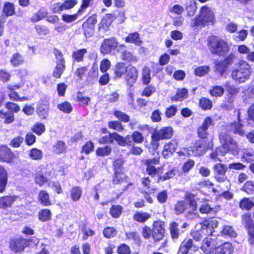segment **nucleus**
I'll return each instance as SVG.
<instances>
[{
    "label": "nucleus",
    "mask_w": 254,
    "mask_h": 254,
    "mask_svg": "<svg viewBox=\"0 0 254 254\" xmlns=\"http://www.w3.org/2000/svg\"><path fill=\"white\" fill-rule=\"evenodd\" d=\"M214 123L212 117L207 116L203 120L201 124L196 128V134L198 139L192 143L190 146V151L194 156L200 157L206 153L208 150L213 149V143L212 139H209L208 128L213 127Z\"/></svg>",
    "instance_id": "nucleus-1"
},
{
    "label": "nucleus",
    "mask_w": 254,
    "mask_h": 254,
    "mask_svg": "<svg viewBox=\"0 0 254 254\" xmlns=\"http://www.w3.org/2000/svg\"><path fill=\"white\" fill-rule=\"evenodd\" d=\"M141 166L145 168V173L148 175L147 177H144L141 179V183L142 186L147 190L151 187V180L149 177L154 178L157 176V183L163 182L173 178L175 176V168L167 171L164 175H161L163 168L162 167H157L160 163L159 156L152 158H146L141 160Z\"/></svg>",
    "instance_id": "nucleus-2"
},
{
    "label": "nucleus",
    "mask_w": 254,
    "mask_h": 254,
    "mask_svg": "<svg viewBox=\"0 0 254 254\" xmlns=\"http://www.w3.org/2000/svg\"><path fill=\"white\" fill-rule=\"evenodd\" d=\"M206 45L211 55L219 57L226 56L230 51V44L226 40L214 35L208 37Z\"/></svg>",
    "instance_id": "nucleus-3"
},
{
    "label": "nucleus",
    "mask_w": 254,
    "mask_h": 254,
    "mask_svg": "<svg viewBox=\"0 0 254 254\" xmlns=\"http://www.w3.org/2000/svg\"><path fill=\"white\" fill-rule=\"evenodd\" d=\"M218 139L220 142L219 146V153L224 156L228 153L233 155H238L240 148L238 142L233 136L227 132L222 131L218 134Z\"/></svg>",
    "instance_id": "nucleus-4"
},
{
    "label": "nucleus",
    "mask_w": 254,
    "mask_h": 254,
    "mask_svg": "<svg viewBox=\"0 0 254 254\" xmlns=\"http://www.w3.org/2000/svg\"><path fill=\"white\" fill-rule=\"evenodd\" d=\"M28 74V71L26 68H19L16 70V75L20 78V82L14 84H9L6 86L8 97L10 100L13 101H24L28 100V98L26 96L20 97L16 91V90L24 86L26 82L24 77L26 76Z\"/></svg>",
    "instance_id": "nucleus-5"
},
{
    "label": "nucleus",
    "mask_w": 254,
    "mask_h": 254,
    "mask_svg": "<svg viewBox=\"0 0 254 254\" xmlns=\"http://www.w3.org/2000/svg\"><path fill=\"white\" fill-rule=\"evenodd\" d=\"M251 74L250 64L244 60H240L233 66L231 72V78L239 83L250 78Z\"/></svg>",
    "instance_id": "nucleus-6"
},
{
    "label": "nucleus",
    "mask_w": 254,
    "mask_h": 254,
    "mask_svg": "<svg viewBox=\"0 0 254 254\" xmlns=\"http://www.w3.org/2000/svg\"><path fill=\"white\" fill-rule=\"evenodd\" d=\"M215 22V14L213 11L207 5L202 6L197 14L190 23L191 28H196L199 26L205 27L210 24H213Z\"/></svg>",
    "instance_id": "nucleus-7"
},
{
    "label": "nucleus",
    "mask_w": 254,
    "mask_h": 254,
    "mask_svg": "<svg viewBox=\"0 0 254 254\" xmlns=\"http://www.w3.org/2000/svg\"><path fill=\"white\" fill-rule=\"evenodd\" d=\"M174 133V129L170 126L163 127L159 130L155 129L151 135V148L154 151L157 150L160 145L159 141L170 139L173 136Z\"/></svg>",
    "instance_id": "nucleus-8"
},
{
    "label": "nucleus",
    "mask_w": 254,
    "mask_h": 254,
    "mask_svg": "<svg viewBox=\"0 0 254 254\" xmlns=\"http://www.w3.org/2000/svg\"><path fill=\"white\" fill-rule=\"evenodd\" d=\"M241 221L246 230L249 244L254 245V220L251 213L250 212L244 213L241 216Z\"/></svg>",
    "instance_id": "nucleus-9"
},
{
    "label": "nucleus",
    "mask_w": 254,
    "mask_h": 254,
    "mask_svg": "<svg viewBox=\"0 0 254 254\" xmlns=\"http://www.w3.org/2000/svg\"><path fill=\"white\" fill-rule=\"evenodd\" d=\"M222 60H216L214 62V70L221 75L226 73L229 66L233 63L235 58V55L231 53L227 56H224Z\"/></svg>",
    "instance_id": "nucleus-10"
},
{
    "label": "nucleus",
    "mask_w": 254,
    "mask_h": 254,
    "mask_svg": "<svg viewBox=\"0 0 254 254\" xmlns=\"http://www.w3.org/2000/svg\"><path fill=\"white\" fill-rule=\"evenodd\" d=\"M18 158V155L7 144L0 145V162L12 164Z\"/></svg>",
    "instance_id": "nucleus-11"
},
{
    "label": "nucleus",
    "mask_w": 254,
    "mask_h": 254,
    "mask_svg": "<svg viewBox=\"0 0 254 254\" xmlns=\"http://www.w3.org/2000/svg\"><path fill=\"white\" fill-rule=\"evenodd\" d=\"M165 222L160 220L153 221L152 226V238L154 242L162 241L165 236Z\"/></svg>",
    "instance_id": "nucleus-12"
},
{
    "label": "nucleus",
    "mask_w": 254,
    "mask_h": 254,
    "mask_svg": "<svg viewBox=\"0 0 254 254\" xmlns=\"http://www.w3.org/2000/svg\"><path fill=\"white\" fill-rule=\"evenodd\" d=\"M97 22V14L92 13L82 24L83 34L86 38L91 37L95 32V25Z\"/></svg>",
    "instance_id": "nucleus-13"
},
{
    "label": "nucleus",
    "mask_w": 254,
    "mask_h": 254,
    "mask_svg": "<svg viewBox=\"0 0 254 254\" xmlns=\"http://www.w3.org/2000/svg\"><path fill=\"white\" fill-rule=\"evenodd\" d=\"M144 139V136L140 132L133 131L131 134H127L125 137L121 135V146L141 144L143 143Z\"/></svg>",
    "instance_id": "nucleus-14"
},
{
    "label": "nucleus",
    "mask_w": 254,
    "mask_h": 254,
    "mask_svg": "<svg viewBox=\"0 0 254 254\" xmlns=\"http://www.w3.org/2000/svg\"><path fill=\"white\" fill-rule=\"evenodd\" d=\"M138 77V71L136 67L131 64L127 65V68L124 74V79L127 86L131 88L136 82Z\"/></svg>",
    "instance_id": "nucleus-15"
},
{
    "label": "nucleus",
    "mask_w": 254,
    "mask_h": 254,
    "mask_svg": "<svg viewBox=\"0 0 254 254\" xmlns=\"http://www.w3.org/2000/svg\"><path fill=\"white\" fill-rule=\"evenodd\" d=\"M8 247L14 253H22L26 248L24 238L23 236L10 238L9 239Z\"/></svg>",
    "instance_id": "nucleus-16"
},
{
    "label": "nucleus",
    "mask_w": 254,
    "mask_h": 254,
    "mask_svg": "<svg viewBox=\"0 0 254 254\" xmlns=\"http://www.w3.org/2000/svg\"><path fill=\"white\" fill-rule=\"evenodd\" d=\"M118 42L115 37H110L103 40L100 47L101 53L106 55L118 49Z\"/></svg>",
    "instance_id": "nucleus-17"
},
{
    "label": "nucleus",
    "mask_w": 254,
    "mask_h": 254,
    "mask_svg": "<svg viewBox=\"0 0 254 254\" xmlns=\"http://www.w3.org/2000/svg\"><path fill=\"white\" fill-rule=\"evenodd\" d=\"M179 143V141L175 138L165 142L161 151L163 157L165 159L171 157L178 149Z\"/></svg>",
    "instance_id": "nucleus-18"
},
{
    "label": "nucleus",
    "mask_w": 254,
    "mask_h": 254,
    "mask_svg": "<svg viewBox=\"0 0 254 254\" xmlns=\"http://www.w3.org/2000/svg\"><path fill=\"white\" fill-rule=\"evenodd\" d=\"M214 178L218 183H223L226 181L227 177L226 173L227 171L226 166L224 164L217 163L213 166Z\"/></svg>",
    "instance_id": "nucleus-19"
},
{
    "label": "nucleus",
    "mask_w": 254,
    "mask_h": 254,
    "mask_svg": "<svg viewBox=\"0 0 254 254\" xmlns=\"http://www.w3.org/2000/svg\"><path fill=\"white\" fill-rule=\"evenodd\" d=\"M116 141L121 146V135L116 131L109 132L108 135L101 136L98 140L100 144H112Z\"/></svg>",
    "instance_id": "nucleus-20"
},
{
    "label": "nucleus",
    "mask_w": 254,
    "mask_h": 254,
    "mask_svg": "<svg viewBox=\"0 0 254 254\" xmlns=\"http://www.w3.org/2000/svg\"><path fill=\"white\" fill-rule=\"evenodd\" d=\"M77 0H66L63 3L57 2L53 8L54 13H61L63 10H68L74 7L77 4Z\"/></svg>",
    "instance_id": "nucleus-21"
},
{
    "label": "nucleus",
    "mask_w": 254,
    "mask_h": 254,
    "mask_svg": "<svg viewBox=\"0 0 254 254\" xmlns=\"http://www.w3.org/2000/svg\"><path fill=\"white\" fill-rule=\"evenodd\" d=\"M117 51L120 54V58L123 61L130 62H136L137 60L136 56L128 51L124 44L119 45Z\"/></svg>",
    "instance_id": "nucleus-22"
},
{
    "label": "nucleus",
    "mask_w": 254,
    "mask_h": 254,
    "mask_svg": "<svg viewBox=\"0 0 254 254\" xmlns=\"http://www.w3.org/2000/svg\"><path fill=\"white\" fill-rule=\"evenodd\" d=\"M49 110V103L46 100H42L37 106V114L41 120L46 119Z\"/></svg>",
    "instance_id": "nucleus-23"
},
{
    "label": "nucleus",
    "mask_w": 254,
    "mask_h": 254,
    "mask_svg": "<svg viewBox=\"0 0 254 254\" xmlns=\"http://www.w3.org/2000/svg\"><path fill=\"white\" fill-rule=\"evenodd\" d=\"M115 19V16L113 13H107L101 19L99 25V29L104 31L109 30L111 24Z\"/></svg>",
    "instance_id": "nucleus-24"
},
{
    "label": "nucleus",
    "mask_w": 254,
    "mask_h": 254,
    "mask_svg": "<svg viewBox=\"0 0 254 254\" xmlns=\"http://www.w3.org/2000/svg\"><path fill=\"white\" fill-rule=\"evenodd\" d=\"M37 200L39 203L43 206H49L53 204L49 193L45 190H41L39 191Z\"/></svg>",
    "instance_id": "nucleus-25"
},
{
    "label": "nucleus",
    "mask_w": 254,
    "mask_h": 254,
    "mask_svg": "<svg viewBox=\"0 0 254 254\" xmlns=\"http://www.w3.org/2000/svg\"><path fill=\"white\" fill-rule=\"evenodd\" d=\"M234 247L230 242H226L214 248V254H233Z\"/></svg>",
    "instance_id": "nucleus-26"
},
{
    "label": "nucleus",
    "mask_w": 254,
    "mask_h": 254,
    "mask_svg": "<svg viewBox=\"0 0 254 254\" xmlns=\"http://www.w3.org/2000/svg\"><path fill=\"white\" fill-rule=\"evenodd\" d=\"M127 68V64L126 63L124 62H117L113 68L114 78L117 79L123 77Z\"/></svg>",
    "instance_id": "nucleus-27"
},
{
    "label": "nucleus",
    "mask_w": 254,
    "mask_h": 254,
    "mask_svg": "<svg viewBox=\"0 0 254 254\" xmlns=\"http://www.w3.org/2000/svg\"><path fill=\"white\" fill-rule=\"evenodd\" d=\"M17 196L15 195H6L0 197V209L6 210L11 208Z\"/></svg>",
    "instance_id": "nucleus-28"
},
{
    "label": "nucleus",
    "mask_w": 254,
    "mask_h": 254,
    "mask_svg": "<svg viewBox=\"0 0 254 254\" xmlns=\"http://www.w3.org/2000/svg\"><path fill=\"white\" fill-rule=\"evenodd\" d=\"M229 127L231 128L234 134H238L241 136H243L245 135V131L243 129V125L241 123L239 113L238 114L237 121H234L230 123Z\"/></svg>",
    "instance_id": "nucleus-29"
},
{
    "label": "nucleus",
    "mask_w": 254,
    "mask_h": 254,
    "mask_svg": "<svg viewBox=\"0 0 254 254\" xmlns=\"http://www.w3.org/2000/svg\"><path fill=\"white\" fill-rule=\"evenodd\" d=\"M56 64L55 66L52 75L56 78H60L65 69V61L62 60H58L56 62Z\"/></svg>",
    "instance_id": "nucleus-30"
},
{
    "label": "nucleus",
    "mask_w": 254,
    "mask_h": 254,
    "mask_svg": "<svg viewBox=\"0 0 254 254\" xmlns=\"http://www.w3.org/2000/svg\"><path fill=\"white\" fill-rule=\"evenodd\" d=\"M189 97V91L185 87L178 88L175 94L171 97L172 102L182 101Z\"/></svg>",
    "instance_id": "nucleus-31"
},
{
    "label": "nucleus",
    "mask_w": 254,
    "mask_h": 254,
    "mask_svg": "<svg viewBox=\"0 0 254 254\" xmlns=\"http://www.w3.org/2000/svg\"><path fill=\"white\" fill-rule=\"evenodd\" d=\"M126 160L123 156L115 158L112 162L113 172H122L126 170L125 164Z\"/></svg>",
    "instance_id": "nucleus-32"
},
{
    "label": "nucleus",
    "mask_w": 254,
    "mask_h": 254,
    "mask_svg": "<svg viewBox=\"0 0 254 254\" xmlns=\"http://www.w3.org/2000/svg\"><path fill=\"white\" fill-rule=\"evenodd\" d=\"M7 172L4 167L0 165V193H3L6 188L8 181Z\"/></svg>",
    "instance_id": "nucleus-33"
},
{
    "label": "nucleus",
    "mask_w": 254,
    "mask_h": 254,
    "mask_svg": "<svg viewBox=\"0 0 254 254\" xmlns=\"http://www.w3.org/2000/svg\"><path fill=\"white\" fill-rule=\"evenodd\" d=\"M37 217L40 222H49L52 220V213L50 209L43 208L38 211Z\"/></svg>",
    "instance_id": "nucleus-34"
},
{
    "label": "nucleus",
    "mask_w": 254,
    "mask_h": 254,
    "mask_svg": "<svg viewBox=\"0 0 254 254\" xmlns=\"http://www.w3.org/2000/svg\"><path fill=\"white\" fill-rule=\"evenodd\" d=\"M151 217V214L144 211H136L133 215V220L139 223L143 224L147 222Z\"/></svg>",
    "instance_id": "nucleus-35"
},
{
    "label": "nucleus",
    "mask_w": 254,
    "mask_h": 254,
    "mask_svg": "<svg viewBox=\"0 0 254 254\" xmlns=\"http://www.w3.org/2000/svg\"><path fill=\"white\" fill-rule=\"evenodd\" d=\"M212 239L211 238L208 237H205L201 241L200 246L199 247V249H201V251L206 254H212L214 249L212 248L211 246V240Z\"/></svg>",
    "instance_id": "nucleus-36"
},
{
    "label": "nucleus",
    "mask_w": 254,
    "mask_h": 254,
    "mask_svg": "<svg viewBox=\"0 0 254 254\" xmlns=\"http://www.w3.org/2000/svg\"><path fill=\"white\" fill-rule=\"evenodd\" d=\"M188 209V202L184 200H177L173 207L174 211L177 215L184 213Z\"/></svg>",
    "instance_id": "nucleus-37"
},
{
    "label": "nucleus",
    "mask_w": 254,
    "mask_h": 254,
    "mask_svg": "<svg viewBox=\"0 0 254 254\" xmlns=\"http://www.w3.org/2000/svg\"><path fill=\"white\" fill-rule=\"evenodd\" d=\"M126 43L134 44L136 46H140L143 42L140 40V35L137 32L129 33L125 39Z\"/></svg>",
    "instance_id": "nucleus-38"
},
{
    "label": "nucleus",
    "mask_w": 254,
    "mask_h": 254,
    "mask_svg": "<svg viewBox=\"0 0 254 254\" xmlns=\"http://www.w3.org/2000/svg\"><path fill=\"white\" fill-rule=\"evenodd\" d=\"M127 176L125 174V171L122 172H113L112 181L114 185L122 184L126 182Z\"/></svg>",
    "instance_id": "nucleus-39"
},
{
    "label": "nucleus",
    "mask_w": 254,
    "mask_h": 254,
    "mask_svg": "<svg viewBox=\"0 0 254 254\" xmlns=\"http://www.w3.org/2000/svg\"><path fill=\"white\" fill-rule=\"evenodd\" d=\"M82 189L80 186H73L69 190V195L71 199L76 202L80 200L82 195Z\"/></svg>",
    "instance_id": "nucleus-40"
},
{
    "label": "nucleus",
    "mask_w": 254,
    "mask_h": 254,
    "mask_svg": "<svg viewBox=\"0 0 254 254\" xmlns=\"http://www.w3.org/2000/svg\"><path fill=\"white\" fill-rule=\"evenodd\" d=\"M9 62L11 66L16 67L23 64L25 63V60L21 54L16 52L12 55Z\"/></svg>",
    "instance_id": "nucleus-41"
},
{
    "label": "nucleus",
    "mask_w": 254,
    "mask_h": 254,
    "mask_svg": "<svg viewBox=\"0 0 254 254\" xmlns=\"http://www.w3.org/2000/svg\"><path fill=\"white\" fill-rule=\"evenodd\" d=\"M141 81L144 85H148L151 81V69L148 66L143 67L141 71Z\"/></svg>",
    "instance_id": "nucleus-42"
},
{
    "label": "nucleus",
    "mask_w": 254,
    "mask_h": 254,
    "mask_svg": "<svg viewBox=\"0 0 254 254\" xmlns=\"http://www.w3.org/2000/svg\"><path fill=\"white\" fill-rule=\"evenodd\" d=\"M239 207L243 210L250 211L254 207V202L249 197H243L239 203Z\"/></svg>",
    "instance_id": "nucleus-43"
},
{
    "label": "nucleus",
    "mask_w": 254,
    "mask_h": 254,
    "mask_svg": "<svg viewBox=\"0 0 254 254\" xmlns=\"http://www.w3.org/2000/svg\"><path fill=\"white\" fill-rule=\"evenodd\" d=\"M87 53V50L85 48H82L73 51L71 55L73 61L77 63L82 62L84 60V56Z\"/></svg>",
    "instance_id": "nucleus-44"
},
{
    "label": "nucleus",
    "mask_w": 254,
    "mask_h": 254,
    "mask_svg": "<svg viewBox=\"0 0 254 254\" xmlns=\"http://www.w3.org/2000/svg\"><path fill=\"white\" fill-rule=\"evenodd\" d=\"M168 229L171 238L173 240H178L180 235L178 223L175 221L171 222Z\"/></svg>",
    "instance_id": "nucleus-45"
},
{
    "label": "nucleus",
    "mask_w": 254,
    "mask_h": 254,
    "mask_svg": "<svg viewBox=\"0 0 254 254\" xmlns=\"http://www.w3.org/2000/svg\"><path fill=\"white\" fill-rule=\"evenodd\" d=\"M184 200L188 202V205L192 211H195L197 207V202L195 199V195L191 192L187 191L184 195Z\"/></svg>",
    "instance_id": "nucleus-46"
},
{
    "label": "nucleus",
    "mask_w": 254,
    "mask_h": 254,
    "mask_svg": "<svg viewBox=\"0 0 254 254\" xmlns=\"http://www.w3.org/2000/svg\"><path fill=\"white\" fill-rule=\"evenodd\" d=\"M220 210L219 206L211 207L210 205L205 203L200 205L199 211L201 214H215Z\"/></svg>",
    "instance_id": "nucleus-47"
},
{
    "label": "nucleus",
    "mask_w": 254,
    "mask_h": 254,
    "mask_svg": "<svg viewBox=\"0 0 254 254\" xmlns=\"http://www.w3.org/2000/svg\"><path fill=\"white\" fill-rule=\"evenodd\" d=\"M123 211V208L122 205L119 204H113L110 208L109 213L112 218L117 219L121 217Z\"/></svg>",
    "instance_id": "nucleus-48"
},
{
    "label": "nucleus",
    "mask_w": 254,
    "mask_h": 254,
    "mask_svg": "<svg viewBox=\"0 0 254 254\" xmlns=\"http://www.w3.org/2000/svg\"><path fill=\"white\" fill-rule=\"evenodd\" d=\"M2 12L6 17L14 15L16 13L14 3L10 2H5L3 7Z\"/></svg>",
    "instance_id": "nucleus-49"
},
{
    "label": "nucleus",
    "mask_w": 254,
    "mask_h": 254,
    "mask_svg": "<svg viewBox=\"0 0 254 254\" xmlns=\"http://www.w3.org/2000/svg\"><path fill=\"white\" fill-rule=\"evenodd\" d=\"M197 9L196 2L195 0H188L186 4V10L189 17L193 16Z\"/></svg>",
    "instance_id": "nucleus-50"
},
{
    "label": "nucleus",
    "mask_w": 254,
    "mask_h": 254,
    "mask_svg": "<svg viewBox=\"0 0 254 254\" xmlns=\"http://www.w3.org/2000/svg\"><path fill=\"white\" fill-rule=\"evenodd\" d=\"M48 11L44 8H40L36 13H34L31 18V21L33 22H38L47 16Z\"/></svg>",
    "instance_id": "nucleus-51"
},
{
    "label": "nucleus",
    "mask_w": 254,
    "mask_h": 254,
    "mask_svg": "<svg viewBox=\"0 0 254 254\" xmlns=\"http://www.w3.org/2000/svg\"><path fill=\"white\" fill-rule=\"evenodd\" d=\"M200 225L201 226V228L204 230L208 229L214 230L218 227V222L216 220L205 219L200 223Z\"/></svg>",
    "instance_id": "nucleus-52"
},
{
    "label": "nucleus",
    "mask_w": 254,
    "mask_h": 254,
    "mask_svg": "<svg viewBox=\"0 0 254 254\" xmlns=\"http://www.w3.org/2000/svg\"><path fill=\"white\" fill-rule=\"evenodd\" d=\"M112 150V147L108 145L98 147L96 150V155L100 157L107 156L111 154Z\"/></svg>",
    "instance_id": "nucleus-53"
},
{
    "label": "nucleus",
    "mask_w": 254,
    "mask_h": 254,
    "mask_svg": "<svg viewBox=\"0 0 254 254\" xmlns=\"http://www.w3.org/2000/svg\"><path fill=\"white\" fill-rule=\"evenodd\" d=\"M66 146L65 143L62 140H58L53 146V152L57 154H60L64 153L66 150Z\"/></svg>",
    "instance_id": "nucleus-54"
},
{
    "label": "nucleus",
    "mask_w": 254,
    "mask_h": 254,
    "mask_svg": "<svg viewBox=\"0 0 254 254\" xmlns=\"http://www.w3.org/2000/svg\"><path fill=\"white\" fill-rule=\"evenodd\" d=\"M90 101V98L84 96L82 92H77L75 101L79 103L80 105L87 106Z\"/></svg>",
    "instance_id": "nucleus-55"
},
{
    "label": "nucleus",
    "mask_w": 254,
    "mask_h": 254,
    "mask_svg": "<svg viewBox=\"0 0 254 254\" xmlns=\"http://www.w3.org/2000/svg\"><path fill=\"white\" fill-rule=\"evenodd\" d=\"M221 234L231 238H236L237 236V234L233 227L229 225H224L221 231Z\"/></svg>",
    "instance_id": "nucleus-56"
},
{
    "label": "nucleus",
    "mask_w": 254,
    "mask_h": 254,
    "mask_svg": "<svg viewBox=\"0 0 254 254\" xmlns=\"http://www.w3.org/2000/svg\"><path fill=\"white\" fill-rule=\"evenodd\" d=\"M199 106L203 110L211 109L213 107L212 101L206 97H201L199 100Z\"/></svg>",
    "instance_id": "nucleus-57"
},
{
    "label": "nucleus",
    "mask_w": 254,
    "mask_h": 254,
    "mask_svg": "<svg viewBox=\"0 0 254 254\" xmlns=\"http://www.w3.org/2000/svg\"><path fill=\"white\" fill-rule=\"evenodd\" d=\"M114 116L118 120V121L123 123H128L130 121L129 116L126 113L120 110H115L113 112Z\"/></svg>",
    "instance_id": "nucleus-58"
},
{
    "label": "nucleus",
    "mask_w": 254,
    "mask_h": 254,
    "mask_svg": "<svg viewBox=\"0 0 254 254\" xmlns=\"http://www.w3.org/2000/svg\"><path fill=\"white\" fill-rule=\"evenodd\" d=\"M31 130L38 136L41 135L46 130V127L44 124L37 122L31 127Z\"/></svg>",
    "instance_id": "nucleus-59"
},
{
    "label": "nucleus",
    "mask_w": 254,
    "mask_h": 254,
    "mask_svg": "<svg viewBox=\"0 0 254 254\" xmlns=\"http://www.w3.org/2000/svg\"><path fill=\"white\" fill-rule=\"evenodd\" d=\"M29 156L32 160H39L43 157V152L37 148H32L29 151Z\"/></svg>",
    "instance_id": "nucleus-60"
},
{
    "label": "nucleus",
    "mask_w": 254,
    "mask_h": 254,
    "mask_svg": "<svg viewBox=\"0 0 254 254\" xmlns=\"http://www.w3.org/2000/svg\"><path fill=\"white\" fill-rule=\"evenodd\" d=\"M195 165V162L192 159H188L183 163L181 169L182 171L184 174H188L189 172L192 169Z\"/></svg>",
    "instance_id": "nucleus-61"
},
{
    "label": "nucleus",
    "mask_w": 254,
    "mask_h": 254,
    "mask_svg": "<svg viewBox=\"0 0 254 254\" xmlns=\"http://www.w3.org/2000/svg\"><path fill=\"white\" fill-rule=\"evenodd\" d=\"M117 234V231L113 227L107 226L103 230V236L106 239H111L115 237Z\"/></svg>",
    "instance_id": "nucleus-62"
},
{
    "label": "nucleus",
    "mask_w": 254,
    "mask_h": 254,
    "mask_svg": "<svg viewBox=\"0 0 254 254\" xmlns=\"http://www.w3.org/2000/svg\"><path fill=\"white\" fill-rule=\"evenodd\" d=\"M224 92V88L219 85L214 86L209 90L210 95L214 97H221L223 95Z\"/></svg>",
    "instance_id": "nucleus-63"
},
{
    "label": "nucleus",
    "mask_w": 254,
    "mask_h": 254,
    "mask_svg": "<svg viewBox=\"0 0 254 254\" xmlns=\"http://www.w3.org/2000/svg\"><path fill=\"white\" fill-rule=\"evenodd\" d=\"M108 126L110 129L122 132L124 130V127L122 123L118 121H110L108 123Z\"/></svg>",
    "instance_id": "nucleus-64"
}]
</instances>
